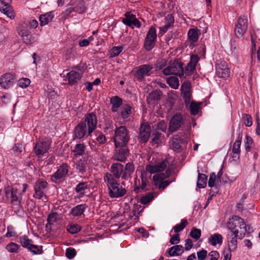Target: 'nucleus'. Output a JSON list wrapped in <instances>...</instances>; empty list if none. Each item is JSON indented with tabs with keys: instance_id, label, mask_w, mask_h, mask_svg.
Here are the masks:
<instances>
[{
	"instance_id": "f257e3e1",
	"label": "nucleus",
	"mask_w": 260,
	"mask_h": 260,
	"mask_svg": "<svg viewBox=\"0 0 260 260\" xmlns=\"http://www.w3.org/2000/svg\"><path fill=\"white\" fill-rule=\"evenodd\" d=\"M135 171L134 165L132 163H127L125 167L120 163H115L110 168V175L113 178L119 179L121 176L122 179L127 180L132 177V175Z\"/></svg>"
},
{
	"instance_id": "f03ea898",
	"label": "nucleus",
	"mask_w": 260,
	"mask_h": 260,
	"mask_svg": "<svg viewBox=\"0 0 260 260\" xmlns=\"http://www.w3.org/2000/svg\"><path fill=\"white\" fill-rule=\"evenodd\" d=\"M103 179L108 187V194L111 198H118L126 194V189L121 186L110 175L105 174Z\"/></svg>"
},
{
	"instance_id": "7ed1b4c3",
	"label": "nucleus",
	"mask_w": 260,
	"mask_h": 260,
	"mask_svg": "<svg viewBox=\"0 0 260 260\" xmlns=\"http://www.w3.org/2000/svg\"><path fill=\"white\" fill-rule=\"evenodd\" d=\"M226 226L230 232H233L234 230L238 231L237 235L240 234L241 231L243 230L244 237L247 232V226L244 219L237 215L232 216L229 221L226 222Z\"/></svg>"
},
{
	"instance_id": "20e7f679",
	"label": "nucleus",
	"mask_w": 260,
	"mask_h": 260,
	"mask_svg": "<svg viewBox=\"0 0 260 260\" xmlns=\"http://www.w3.org/2000/svg\"><path fill=\"white\" fill-rule=\"evenodd\" d=\"M128 131L124 126H120L115 131L114 143L116 148L118 146H126L129 140Z\"/></svg>"
},
{
	"instance_id": "39448f33",
	"label": "nucleus",
	"mask_w": 260,
	"mask_h": 260,
	"mask_svg": "<svg viewBox=\"0 0 260 260\" xmlns=\"http://www.w3.org/2000/svg\"><path fill=\"white\" fill-rule=\"evenodd\" d=\"M170 170L167 169L165 173H157L153 176L154 185L160 191L164 190L172 181L164 180L171 175Z\"/></svg>"
},
{
	"instance_id": "423d86ee",
	"label": "nucleus",
	"mask_w": 260,
	"mask_h": 260,
	"mask_svg": "<svg viewBox=\"0 0 260 260\" xmlns=\"http://www.w3.org/2000/svg\"><path fill=\"white\" fill-rule=\"evenodd\" d=\"M17 32L25 44H31L35 42V37L31 35L29 27L26 23L19 24L17 27Z\"/></svg>"
},
{
	"instance_id": "0eeeda50",
	"label": "nucleus",
	"mask_w": 260,
	"mask_h": 260,
	"mask_svg": "<svg viewBox=\"0 0 260 260\" xmlns=\"http://www.w3.org/2000/svg\"><path fill=\"white\" fill-rule=\"evenodd\" d=\"M237 231L233 232L229 231L226 235V240L228 243V248L233 251H235L237 247V239H243L244 238V232L240 231V234L237 235Z\"/></svg>"
},
{
	"instance_id": "6e6552de",
	"label": "nucleus",
	"mask_w": 260,
	"mask_h": 260,
	"mask_svg": "<svg viewBox=\"0 0 260 260\" xmlns=\"http://www.w3.org/2000/svg\"><path fill=\"white\" fill-rule=\"evenodd\" d=\"M47 183L46 181L39 180L34 186L35 189V193L34 197L38 199H42L44 202L47 200V196L45 194V191L47 187Z\"/></svg>"
},
{
	"instance_id": "1a4fd4ad",
	"label": "nucleus",
	"mask_w": 260,
	"mask_h": 260,
	"mask_svg": "<svg viewBox=\"0 0 260 260\" xmlns=\"http://www.w3.org/2000/svg\"><path fill=\"white\" fill-rule=\"evenodd\" d=\"M248 27V20L245 16H240L238 23L235 25V33L238 38L242 37L247 31Z\"/></svg>"
},
{
	"instance_id": "9d476101",
	"label": "nucleus",
	"mask_w": 260,
	"mask_h": 260,
	"mask_svg": "<svg viewBox=\"0 0 260 260\" xmlns=\"http://www.w3.org/2000/svg\"><path fill=\"white\" fill-rule=\"evenodd\" d=\"M184 124V122L182 115L180 113H176L170 121L168 130L171 133H174Z\"/></svg>"
},
{
	"instance_id": "9b49d317",
	"label": "nucleus",
	"mask_w": 260,
	"mask_h": 260,
	"mask_svg": "<svg viewBox=\"0 0 260 260\" xmlns=\"http://www.w3.org/2000/svg\"><path fill=\"white\" fill-rule=\"evenodd\" d=\"M156 39V32L155 28L151 26L145 38L144 46L145 49L148 50H151L155 45V42Z\"/></svg>"
},
{
	"instance_id": "f8f14e48",
	"label": "nucleus",
	"mask_w": 260,
	"mask_h": 260,
	"mask_svg": "<svg viewBox=\"0 0 260 260\" xmlns=\"http://www.w3.org/2000/svg\"><path fill=\"white\" fill-rule=\"evenodd\" d=\"M50 145V141H38L34 147V152L37 156L42 155L48 151Z\"/></svg>"
},
{
	"instance_id": "ddd939ff",
	"label": "nucleus",
	"mask_w": 260,
	"mask_h": 260,
	"mask_svg": "<svg viewBox=\"0 0 260 260\" xmlns=\"http://www.w3.org/2000/svg\"><path fill=\"white\" fill-rule=\"evenodd\" d=\"M5 193L7 198H10L11 202L16 205L19 204L21 200V194L14 188L8 186L5 188Z\"/></svg>"
},
{
	"instance_id": "4468645a",
	"label": "nucleus",
	"mask_w": 260,
	"mask_h": 260,
	"mask_svg": "<svg viewBox=\"0 0 260 260\" xmlns=\"http://www.w3.org/2000/svg\"><path fill=\"white\" fill-rule=\"evenodd\" d=\"M153 69L152 66L150 64H143L139 66L136 71L135 77L138 80L142 81L144 77L148 76L151 74V71Z\"/></svg>"
},
{
	"instance_id": "2eb2a0df",
	"label": "nucleus",
	"mask_w": 260,
	"mask_h": 260,
	"mask_svg": "<svg viewBox=\"0 0 260 260\" xmlns=\"http://www.w3.org/2000/svg\"><path fill=\"white\" fill-rule=\"evenodd\" d=\"M151 132L150 126L148 123H144L142 124L140 128L138 137L140 141L144 143H146L150 136Z\"/></svg>"
},
{
	"instance_id": "dca6fc26",
	"label": "nucleus",
	"mask_w": 260,
	"mask_h": 260,
	"mask_svg": "<svg viewBox=\"0 0 260 260\" xmlns=\"http://www.w3.org/2000/svg\"><path fill=\"white\" fill-rule=\"evenodd\" d=\"M84 122L88 126L87 135H90L96 127L98 120L96 115L93 113L87 114Z\"/></svg>"
},
{
	"instance_id": "f3484780",
	"label": "nucleus",
	"mask_w": 260,
	"mask_h": 260,
	"mask_svg": "<svg viewBox=\"0 0 260 260\" xmlns=\"http://www.w3.org/2000/svg\"><path fill=\"white\" fill-rule=\"evenodd\" d=\"M216 71L218 76L220 78L226 79L230 76V70L226 62L221 61L216 66Z\"/></svg>"
},
{
	"instance_id": "a211bd4d",
	"label": "nucleus",
	"mask_w": 260,
	"mask_h": 260,
	"mask_svg": "<svg viewBox=\"0 0 260 260\" xmlns=\"http://www.w3.org/2000/svg\"><path fill=\"white\" fill-rule=\"evenodd\" d=\"M15 80L14 74L6 73L0 78V85L3 88L8 89L13 85Z\"/></svg>"
},
{
	"instance_id": "6ab92c4d",
	"label": "nucleus",
	"mask_w": 260,
	"mask_h": 260,
	"mask_svg": "<svg viewBox=\"0 0 260 260\" xmlns=\"http://www.w3.org/2000/svg\"><path fill=\"white\" fill-rule=\"evenodd\" d=\"M169 165V161L167 160H165L154 166L147 165L146 167V170L151 174L155 173L156 172H161L165 170Z\"/></svg>"
},
{
	"instance_id": "aec40b11",
	"label": "nucleus",
	"mask_w": 260,
	"mask_h": 260,
	"mask_svg": "<svg viewBox=\"0 0 260 260\" xmlns=\"http://www.w3.org/2000/svg\"><path fill=\"white\" fill-rule=\"evenodd\" d=\"M74 135L76 138L81 139L87 135L86 125L85 122H80L76 126L74 129Z\"/></svg>"
},
{
	"instance_id": "412c9836",
	"label": "nucleus",
	"mask_w": 260,
	"mask_h": 260,
	"mask_svg": "<svg viewBox=\"0 0 260 260\" xmlns=\"http://www.w3.org/2000/svg\"><path fill=\"white\" fill-rule=\"evenodd\" d=\"M68 166L66 164H62L60 166L57 171L52 176L51 180L56 182L61 179L68 174Z\"/></svg>"
},
{
	"instance_id": "4be33fe9",
	"label": "nucleus",
	"mask_w": 260,
	"mask_h": 260,
	"mask_svg": "<svg viewBox=\"0 0 260 260\" xmlns=\"http://www.w3.org/2000/svg\"><path fill=\"white\" fill-rule=\"evenodd\" d=\"M69 6H72L74 11L80 14L83 13L86 11L85 2L83 0H71Z\"/></svg>"
},
{
	"instance_id": "5701e85b",
	"label": "nucleus",
	"mask_w": 260,
	"mask_h": 260,
	"mask_svg": "<svg viewBox=\"0 0 260 260\" xmlns=\"http://www.w3.org/2000/svg\"><path fill=\"white\" fill-rule=\"evenodd\" d=\"M241 140L242 136L239 135L238 139L233 144L231 155L234 160H237L240 157Z\"/></svg>"
},
{
	"instance_id": "b1692460",
	"label": "nucleus",
	"mask_w": 260,
	"mask_h": 260,
	"mask_svg": "<svg viewBox=\"0 0 260 260\" xmlns=\"http://www.w3.org/2000/svg\"><path fill=\"white\" fill-rule=\"evenodd\" d=\"M115 155V159L120 161H123L129 154V150L126 146H118Z\"/></svg>"
},
{
	"instance_id": "393cba45",
	"label": "nucleus",
	"mask_w": 260,
	"mask_h": 260,
	"mask_svg": "<svg viewBox=\"0 0 260 260\" xmlns=\"http://www.w3.org/2000/svg\"><path fill=\"white\" fill-rule=\"evenodd\" d=\"M173 74L179 77L184 74L183 63L177 60H175L170 62Z\"/></svg>"
},
{
	"instance_id": "a878e982",
	"label": "nucleus",
	"mask_w": 260,
	"mask_h": 260,
	"mask_svg": "<svg viewBox=\"0 0 260 260\" xmlns=\"http://www.w3.org/2000/svg\"><path fill=\"white\" fill-rule=\"evenodd\" d=\"M184 252V248L181 245H176L169 248L166 252L170 256L181 255Z\"/></svg>"
},
{
	"instance_id": "bb28decb",
	"label": "nucleus",
	"mask_w": 260,
	"mask_h": 260,
	"mask_svg": "<svg viewBox=\"0 0 260 260\" xmlns=\"http://www.w3.org/2000/svg\"><path fill=\"white\" fill-rule=\"evenodd\" d=\"M0 11L11 19H13L15 17L13 8L8 3H2L0 5Z\"/></svg>"
},
{
	"instance_id": "cd10ccee",
	"label": "nucleus",
	"mask_w": 260,
	"mask_h": 260,
	"mask_svg": "<svg viewBox=\"0 0 260 260\" xmlns=\"http://www.w3.org/2000/svg\"><path fill=\"white\" fill-rule=\"evenodd\" d=\"M165 25L159 28L161 35L165 34L169 28L172 26L174 23V19L172 15H167L165 19Z\"/></svg>"
},
{
	"instance_id": "c85d7f7f",
	"label": "nucleus",
	"mask_w": 260,
	"mask_h": 260,
	"mask_svg": "<svg viewBox=\"0 0 260 260\" xmlns=\"http://www.w3.org/2000/svg\"><path fill=\"white\" fill-rule=\"evenodd\" d=\"M67 78L70 85H74L81 78V74L75 71H71L67 74Z\"/></svg>"
},
{
	"instance_id": "c756f323",
	"label": "nucleus",
	"mask_w": 260,
	"mask_h": 260,
	"mask_svg": "<svg viewBox=\"0 0 260 260\" xmlns=\"http://www.w3.org/2000/svg\"><path fill=\"white\" fill-rule=\"evenodd\" d=\"M162 94V91L160 90H155L151 91L147 96V103L150 104L153 103V102L160 100Z\"/></svg>"
},
{
	"instance_id": "7c9ffc66",
	"label": "nucleus",
	"mask_w": 260,
	"mask_h": 260,
	"mask_svg": "<svg viewBox=\"0 0 260 260\" xmlns=\"http://www.w3.org/2000/svg\"><path fill=\"white\" fill-rule=\"evenodd\" d=\"M89 188L87 182H81L75 187V191L79 194V197H82L85 195V190Z\"/></svg>"
},
{
	"instance_id": "2f4dec72",
	"label": "nucleus",
	"mask_w": 260,
	"mask_h": 260,
	"mask_svg": "<svg viewBox=\"0 0 260 260\" xmlns=\"http://www.w3.org/2000/svg\"><path fill=\"white\" fill-rule=\"evenodd\" d=\"M141 179L142 181V184L140 186H137V182H135V185L136 186L134 188V191L138 193L139 192L140 189H142L143 190L146 189V186L148 183V180L146 177V173L145 172L142 173L141 175Z\"/></svg>"
},
{
	"instance_id": "473e14b6",
	"label": "nucleus",
	"mask_w": 260,
	"mask_h": 260,
	"mask_svg": "<svg viewBox=\"0 0 260 260\" xmlns=\"http://www.w3.org/2000/svg\"><path fill=\"white\" fill-rule=\"evenodd\" d=\"M54 14L51 12L40 15V25L43 26L47 24L49 22L52 20Z\"/></svg>"
},
{
	"instance_id": "72a5a7b5",
	"label": "nucleus",
	"mask_w": 260,
	"mask_h": 260,
	"mask_svg": "<svg viewBox=\"0 0 260 260\" xmlns=\"http://www.w3.org/2000/svg\"><path fill=\"white\" fill-rule=\"evenodd\" d=\"M110 102L112 105L111 110L115 112L117 111L118 108L122 105V100L118 96H115L111 98Z\"/></svg>"
},
{
	"instance_id": "f704fd0d",
	"label": "nucleus",
	"mask_w": 260,
	"mask_h": 260,
	"mask_svg": "<svg viewBox=\"0 0 260 260\" xmlns=\"http://www.w3.org/2000/svg\"><path fill=\"white\" fill-rule=\"evenodd\" d=\"M222 239L220 234H214L209 238V242L213 246H215L217 244H221Z\"/></svg>"
},
{
	"instance_id": "c9c22d12",
	"label": "nucleus",
	"mask_w": 260,
	"mask_h": 260,
	"mask_svg": "<svg viewBox=\"0 0 260 260\" xmlns=\"http://www.w3.org/2000/svg\"><path fill=\"white\" fill-rule=\"evenodd\" d=\"M207 176L200 173L198 174V180L197 182V186L201 188H204L206 186Z\"/></svg>"
},
{
	"instance_id": "e433bc0d",
	"label": "nucleus",
	"mask_w": 260,
	"mask_h": 260,
	"mask_svg": "<svg viewBox=\"0 0 260 260\" xmlns=\"http://www.w3.org/2000/svg\"><path fill=\"white\" fill-rule=\"evenodd\" d=\"M188 37L191 43L196 42L199 39L198 30L196 29H189L188 32Z\"/></svg>"
},
{
	"instance_id": "4c0bfd02",
	"label": "nucleus",
	"mask_w": 260,
	"mask_h": 260,
	"mask_svg": "<svg viewBox=\"0 0 260 260\" xmlns=\"http://www.w3.org/2000/svg\"><path fill=\"white\" fill-rule=\"evenodd\" d=\"M167 83L174 89H177L179 85V81L178 78L174 76H170L166 79Z\"/></svg>"
},
{
	"instance_id": "58836bf2",
	"label": "nucleus",
	"mask_w": 260,
	"mask_h": 260,
	"mask_svg": "<svg viewBox=\"0 0 260 260\" xmlns=\"http://www.w3.org/2000/svg\"><path fill=\"white\" fill-rule=\"evenodd\" d=\"M19 239L21 245L27 249H28L33 244L32 240L28 239V237L25 235L20 237Z\"/></svg>"
},
{
	"instance_id": "ea45409f",
	"label": "nucleus",
	"mask_w": 260,
	"mask_h": 260,
	"mask_svg": "<svg viewBox=\"0 0 260 260\" xmlns=\"http://www.w3.org/2000/svg\"><path fill=\"white\" fill-rule=\"evenodd\" d=\"M181 138L176 135L173 137L172 140V146L174 150H179L181 148Z\"/></svg>"
},
{
	"instance_id": "a19ab883",
	"label": "nucleus",
	"mask_w": 260,
	"mask_h": 260,
	"mask_svg": "<svg viewBox=\"0 0 260 260\" xmlns=\"http://www.w3.org/2000/svg\"><path fill=\"white\" fill-rule=\"evenodd\" d=\"M85 209L84 205H79L72 209V214L74 216H80L81 215Z\"/></svg>"
},
{
	"instance_id": "79ce46f5",
	"label": "nucleus",
	"mask_w": 260,
	"mask_h": 260,
	"mask_svg": "<svg viewBox=\"0 0 260 260\" xmlns=\"http://www.w3.org/2000/svg\"><path fill=\"white\" fill-rule=\"evenodd\" d=\"M131 107L127 105H123L121 109L120 115L123 118H127L132 113Z\"/></svg>"
},
{
	"instance_id": "37998d69",
	"label": "nucleus",
	"mask_w": 260,
	"mask_h": 260,
	"mask_svg": "<svg viewBox=\"0 0 260 260\" xmlns=\"http://www.w3.org/2000/svg\"><path fill=\"white\" fill-rule=\"evenodd\" d=\"M123 48L122 46L113 47L109 52L110 57H114L118 56L123 50Z\"/></svg>"
},
{
	"instance_id": "c03bdc74",
	"label": "nucleus",
	"mask_w": 260,
	"mask_h": 260,
	"mask_svg": "<svg viewBox=\"0 0 260 260\" xmlns=\"http://www.w3.org/2000/svg\"><path fill=\"white\" fill-rule=\"evenodd\" d=\"M188 224V222L186 219H182L181 223L180 224H177L175 225L173 229L175 233L178 234V233L182 231Z\"/></svg>"
},
{
	"instance_id": "a18cd8bd",
	"label": "nucleus",
	"mask_w": 260,
	"mask_h": 260,
	"mask_svg": "<svg viewBox=\"0 0 260 260\" xmlns=\"http://www.w3.org/2000/svg\"><path fill=\"white\" fill-rule=\"evenodd\" d=\"M85 145L83 144H78L76 145L75 149L73 150L74 155L76 156L82 155L85 151Z\"/></svg>"
},
{
	"instance_id": "49530a36",
	"label": "nucleus",
	"mask_w": 260,
	"mask_h": 260,
	"mask_svg": "<svg viewBox=\"0 0 260 260\" xmlns=\"http://www.w3.org/2000/svg\"><path fill=\"white\" fill-rule=\"evenodd\" d=\"M125 18H123L122 20V22L126 25H128L130 23L136 18V16L133 14H131L129 12H127L125 13Z\"/></svg>"
},
{
	"instance_id": "de8ad7c7",
	"label": "nucleus",
	"mask_w": 260,
	"mask_h": 260,
	"mask_svg": "<svg viewBox=\"0 0 260 260\" xmlns=\"http://www.w3.org/2000/svg\"><path fill=\"white\" fill-rule=\"evenodd\" d=\"M189 104L190 113L193 115L198 114L200 109V105L193 101H192Z\"/></svg>"
},
{
	"instance_id": "09e8293b",
	"label": "nucleus",
	"mask_w": 260,
	"mask_h": 260,
	"mask_svg": "<svg viewBox=\"0 0 260 260\" xmlns=\"http://www.w3.org/2000/svg\"><path fill=\"white\" fill-rule=\"evenodd\" d=\"M81 229V227L77 224H72L67 227L68 231L72 234L77 233Z\"/></svg>"
},
{
	"instance_id": "8fccbe9b",
	"label": "nucleus",
	"mask_w": 260,
	"mask_h": 260,
	"mask_svg": "<svg viewBox=\"0 0 260 260\" xmlns=\"http://www.w3.org/2000/svg\"><path fill=\"white\" fill-rule=\"evenodd\" d=\"M189 235L193 239L198 240L201 236V231L200 229L193 228L191 229Z\"/></svg>"
},
{
	"instance_id": "3c124183",
	"label": "nucleus",
	"mask_w": 260,
	"mask_h": 260,
	"mask_svg": "<svg viewBox=\"0 0 260 260\" xmlns=\"http://www.w3.org/2000/svg\"><path fill=\"white\" fill-rule=\"evenodd\" d=\"M30 83V80L28 78H21L18 81V85L22 88H25L28 87Z\"/></svg>"
},
{
	"instance_id": "603ef678",
	"label": "nucleus",
	"mask_w": 260,
	"mask_h": 260,
	"mask_svg": "<svg viewBox=\"0 0 260 260\" xmlns=\"http://www.w3.org/2000/svg\"><path fill=\"white\" fill-rule=\"evenodd\" d=\"M28 250L31 251L34 254H40L43 252L41 246H38L33 244L30 246Z\"/></svg>"
},
{
	"instance_id": "864d4df0",
	"label": "nucleus",
	"mask_w": 260,
	"mask_h": 260,
	"mask_svg": "<svg viewBox=\"0 0 260 260\" xmlns=\"http://www.w3.org/2000/svg\"><path fill=\"white\" fill-rule=\"evenodd\" d=\"M20 247V246L17 244L11 242L9 244H8L6 246V249L10 252L14 253L17 252L18 248Z\"/></svg>"
},
{
	"instance_id": "5fc2aeb1",
	"label": "nucleus",
	"mask_w": 260,
	"mask_h": 260,
	"mask_svg": "<svg viewBox=\"0 0 260 260\" xmlns=\"http://www.w3.org/2000/svg\"><path fill=\"white\" fill-rule=\"evenodd\" d=\"M76 169L79 172L83 174L86 171V163L84 161L80 160L79 161L76 165Z\"/></svg>"
},
{
	"instance_id": "6e6d98bb",
	"label": "nucleus",
	"mask_w": 260,
	"mask_h": 260,
	"mask_svg": "<svg viewBox=\"0 0 260 260\" xmlns=\"http://www.w3.org/2000/svg\"><path fill=\"white\" fill-rule=\"evenodd\" d=\"M153 197L152 193H148L147 195L143 196L141 198V202L144 205L152 201Z\"/></svg>"
},
{
	"instance_id": "4d7b16f0",
	"label": "nucleus",
	"mask_w": 260,
	"mask_h": 260,
	"mask_svg": "<svg viewBox=\"0 0 260 260\" xmlns=\"http://www.w3.org/2000/svg\"><path fill=\"white\" fill-rule=\"evenodd\" d=\"M216 184L218 185L216 183V175L214 173H212L210 175L208 181V186L210 187H212Z\"/></svg>"
},
{
	"instance_id": "13d9d810",
	"label": "nucleus",
	"mask_w": 260,
	"mask_h": 260,
	"mask_svg": "<svg viewBox=\"0 0 260 260\" xmlns=\"http://www.w3.org/2000/svg\"><path fill=\"white\" fill-rule=\"evenodd\" d=\"M161 134L158 132L153 133L152 142L155 144H159L161 143L160 140Z\"/></svg>"
},
{
	"instance_id": "bf43d9fd",
	"label": "nucleus",
	"mask_w": 260,
	"mask_h": 260,
	"mask_svg": "<svg viewBox=\"0 0 260 260\" xmlns=\"http://www.w3.org/2000/svg\"><path fill=\"white\" fill-rule=\"evenodd\" d=\"M76 254V251L75 249L72 248H68L66 249V255L70 259L73 258Z\"/></svg>"
},
{
	"instance_id": "052dcab7",
	"label": "nucleus",
	"mask_w": 260,
	"mask_h": 260,
	"mask_svg": "<svg viewBox=\"0 0 260 260\" xmlns=\"http://www.w3.org/2000/svg\"><path fill=\"white\" fill-rule=\"evenodd\" d=\"M181 95L186 105H188L190 103L191 92L181 93Z\"/></svg>"
},
{
	"instance_id": "680f3d73",
	"label": "nucleus",
	"mask_w": 260,
	"mask_h": 260,
	"mask_svg": "<svg viewBox=\"0 0 260 260\" xmlns=\"http://www.w3.org/2000/svg\"><path fill=\"white\" fill-rule=\"evenodd\" d=\"M243 118L244 119L245 124L247 126H250L252 124V121L251 116L248 114H244L243 115Z\"/></svg>"
},
{
	"instance_id": "e2e57ef3",
	"label": "nucleus",
	"mask_w": 260,
	"mask_h": 260,
	"mask_svg": "<svg viewBox=\"0 0 260 260\" xmlns=\"http://www.w3.org/2000/svg\"><path fill=\"white\" fill-rule=\"evenodd\" d=\"M181 93L190 92V84L188 82H184L181 87Z\"/></svg>"
},
{
	"instance_id": "0e129e2a",
	"label": "nucleus",
	"mask_w": 260,
	"mask_h": 260,
	"mask_svg": "<svg viewBox=\"0 0 260 260\" xmlns=\"http://www.w3.org/2000/svg\"><path fill=\"white\" fill-rule=\"evenodd\" d=\"M197 256L199 260H204L207 256V251L202 249L197 252Z\"/></svg>"
},
{
	"instance_id": "69168bd1",
	"label": "nucleus",
	"mask_w": 260,
	"mask_h": 260,
	"mask_svg": "<svg viewBox=\"0 0 260 260\" xmlns=\"http://www.w3.org/2000/svg\"><path fill=\"white\" fill-rule=\"evenodd\" d=\"M180 240L179 235L176 233L175 235L171 237L170 239V243L171 244H176L179 243Z\"/></svg>"
},
{
	"instance_id": "338daca9",
	"label": "nucleus",
	"mask_w": 260,
	"mask_h": 260,
	"mask_svg": "<svg viewBox=\"0 0 260 260\" xmlns=\"http://www.w3.org/2000/svg\"><path fill=\"white\" fill-rule=\"evenodd\" d=\"M209 260H218L219 257V254L216 251H212L209 254Z\"/></svg>"
},
{
	"instance_id": "774afa93",
	"label": "nucleus",
	"mask_w": 260,
	"mask_h": 260,
	"mask_svg": "<svg viewBox=\"0 0 260 260\" xmlns=\"http://www.w3.org/2000/svg\"><path fill=\"white\" fill-rule=\"evenodd\" d=\"M167 124L164 120L159 121L157 124V128L162 132H165L167 129Z\"/></svg>"
}]
</instances>
